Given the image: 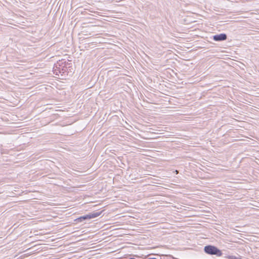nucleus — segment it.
Returning a JSON list of instances; mask_svg holds the SVG:
<instances>
[{"mask_svg": "<svg viewBox=\"0 0 259 259\" xmlns=\"http://www.w3.org/2000/svg\"><path fill=\"white\" fill-rule=\"evenodd\" d=\"M204 252L210 255H215L217 256H221L223 254L222 251L217 247L212 245H207L204 248Z\"/></svg>", "mask_w": 259, "mask_h": 259, "instance_id": "nucleus-1", "label": "nucleus"}, {"mask_svg": "<svg viewBox=\"0 0 259 259\" xmlns=\"http://www.w3.org/2000/svg\"><path fill=\"white\" fill-rule=\"evenodd\" d=\"M227 35L225 33H221L215 35L213 36V40L217 41L225 40L227 39Z\"/></svg>", "mask_w": 259, "mask_h": 259, "instance_id": "nucleus-3", "label": "nucleus"}, {"mask_svg": "<svg viewBox=\"0 0 259 259\" xmlns=\"http://www.w3.org/2000/svg\"><path fill=\"white\" fill-rule=\"evenodd\" d=\"M175 172H176V174L178 173V171L177 170H176Z\"/></svg>", "mask_w": 259, "mask_h": 259, "instance_id": "nucleus-6", "label": "nucleus"}, {"mask_svg": "<svg viewBox=\"0 0 259 259\" xmlns=\"http://www.w3.org/2000/svg\"><path fill=\"white\" fill-rule=\"evenodd\" d=\"M228 259H241L240 257H237L233 255H229L227 257Z\"/></svg>", "mask_w": 259, "mask_h": 259, "instance_id": "nucleus-4", "label": "nucleus"}, {"mask_svg": "<svg viewBox=\"0 0 259 259\" xmlns=\"http://www.w3.org/2000/svg\"><path fill=\"white\" fill-rule=\"evenodd\" d=\"M100 214V213H99V212L91 213L86 214L85 215L82 216V217H80L79 218H78V219L80 220V221H81L82 220H85L87 219L95 218L96 217H98Z\"/></svg>", "mask_w": 259, "mask_h": 259, "instance_id": "nucleus-2", "label": "nucleus"}, {"mask_svg": "<svg viewBox=\"0 0 259 259\" xmlns=\"http://www.w3.org/2000/svg\"><path fill=\"white\" fill-rule=\"evenodd\" d=\"M228 259H241L240 257H237L233 255H229L227 257Z\"/></svg>", "mask_w": 259, "mask_h": 259, "instance_id": "nucleus-5", "label": "nucleus"}]
</instances>
